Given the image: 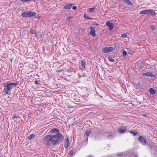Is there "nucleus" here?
I'll return each mask as SVG.
<instances>
[{
  "label": "nucleus",
  "mask_w": 157,
  "mask_h": 157,
  "mask_svg": "<svg viewBox=\"0 0 157 157\" xmlns=\"http://www.w3.org/2000/svg\"><path fill=\"white\" fill-rule=\"evenodd\" d=\"M73 5V4L66 5L65 6L64 8L66 10L69 9L71 8V6Z\"/></svg>",
  "instance_id": "15"
},
{
  "label": "nucleus",
  "mask_w": 157,
  "mask_h": 157,
  "mask_svg": "<svg viewBox=\"0 0 157 157\" xmlns=\"http://www.w3.org/2000/svg\"><path fill=\"white\" fill-rule=\"evenodd\" d=\"M96 26H98V24H96Z\"/></svg>",
  "instance_id": "38"
},
{
  "label": "nucleus",
  "mask_w": 157,
  "mask_h": 157,
  "mask_svg": "<svg viewBox=\"0 0 157 157\" xmlns=\"http://www.w3.org/2000/svg\"><path fill=\"white\" fill-rule=\"evenodd\" d=\"M74 16H70L68 17H67L66 18V19L68 20L69 21H70V20L71 19L73 18Z\"/></svg>",
  "instance_id": "26"
},
{
  "label": "nucleus",
  "mask_w": 157,
  "mask_h": 157,
  "mask_svg": "<svg viewBox=\"0 0 157 157\" xmlns=\"http://www.w3.org/2000/svg\"><path fill=\"white\" fill-rule=\"evenodd\" d=\"M77 7L76 6H74L72 7V9L73 10H75L77 9Z\"/></svg>",
  "instance_id": "34"
},
{
  "label": "nucleus",
  "mask_w": 157,
  "mask_h": 157,
  "mask_svg": "<svg viewBox=\"0 0 157 157\" xmlns=\"http://www.w3.org/2000/svg\"><path fill=\"white\" fill-rule=\"evenodd\" d=\"M30 32L32 34H34L35 33V30L32 29H31Z\"/></svg>",
  "instance_id": "30"
},
{
  "label": "nucleus",
  "mask_w": 157,
  "mask_h": 157,
  "mask_svg": "<svg viewBox=\"0 0 157 157\" xmlns=\"http://www.w3.org/2000/svg\"><path fill=\"white\" fill-rule=\"evenodd\" d=\"M28 17H30L35 16L36 14V13L34 11H29L28 12Z\"/></svg>",
  "instance_id": "8"
},
{
  "label": "nucleus",
  "mask_w": 157,
  "mask_h": 157,
  "mask_svg": "<svg viewBox=\"0 0 157 157\" xmlns=\"http://www.w3.org/2000/svg\"><path fill=\"white\" fill-rule=\"evenodd\" d=\"M90 28L91 29L90 33V34L92 35L93 37H94L96 36L95 28L94 26H90Z\"/></svg>",
  "instance_id": "6"
},
{
  "label": "nucleus",
  "mask_w": 157,
  "mask_h": 157,
  "mask_svg": "<svg viewBox=\"0 0 157 157\" xmlns=\"http://www.w3.org/2000/svg\"><path fill=\"white\" fill-rule=\"evenodd\" d=\"M144 76L149 77L150 76L151 78L153 77L155 78H156V76L153 75L151 72H147L146 73H143L142 74Z\"/></svg>",
  "instance_id": "5"
},
{
  "label": "nucleus",
  "mask_w": 157,
  "mask_h": 157,
  "mask_svg": "<svg viewBox=\"0 0 157 157\" xmlns=\"http://www.w3.org/2000/svg\"><path fill=\"white\" fill-rule=\"evenodd\" d=\"M75 152L74 151V150L73 149H71L70 151L69 155H75Z\"/></svg>",
  "instance_id": "20"
},
{
  "label": "nucleus",
  "mask_w": 157,
  "mask_h": 157,
  "mask_svg": "<svg viewBox=\"0 0 157 157\" xmlns=\"http://www.w3.org/2000/svg\"><path fill=\"white\" fill-rule=\"evenodd\" d=\"M126 130V128L125 126H120L118 129V131L120 133H124Z\"/></svg>",
  "instance_id": "9"
},
{
  "label": "nucleus",
  "mask_w": 157,
  "mask_h": 157,
  "mask_svg": "<svg viewBox=\"0 0 157 157\" xmlns=\"http://www.w3.org/2000/svg\"><path fill=\"white\" fill-rule=\"evenodd\" d=\"M15 118H18V117L17 116H14L13 117V120H14Z\"/></svg>",
  "instance_id": "33"
},
{
  "label": "nucleus",
  "mask_w": 157,
  "mask_h": 157,
  "mask_svg": "<svg viewBox=\"0 0 157 157\" xmlns=\"http://www.w3.org/2000/svg\"><path fill=\"white\" fill-rule=\"evenodd\" d=\"M64 70H63L62 69L58 71V72H60L62 71H63Z\"/></svg>",
  "instance_id": "36"
},
{
  "label": "nucleus",
  "mask_w": 157,
  "mask_h": 157,
  "mask_svg": "<svg viewBox=\"0 0 157 157\" xmlns=\"http://www.w3.org/2000/svg\"><path fill=\"white\" fill-rule=\"evenodd\" d=\"M78 75L79 76V78H81L82 77H84L86 76L85 74L84 73H82V75H80L79 74H78Z\"/></svg>",
  "instance_id": "29"
},
{
  "label": "nucleus",
  "mask_w": 157,
  "mask_h": 157,
  "mask_svg": "<svg viewBox=\"0 0 157 157\" xmlns=\"http://www.w3.org/2000/svg\"><path fill=\"white\" fill-rule=\"evenodd\" d=\"M122 1L126 2L128 5L129 6H132L133 4L132 3L130 0H122Z\"/></svg>",
  "instance_id": "14"
},
{
  "label": "nucleus",
  "mask_w": 157,
  "mask_h": 157,
  "mask_svg": "<svg viewBox=\"0 0 157 157\" xmlns=\"http://www.w3.org/2000/svg\"><path fill=\"white\" fill-rule=\"evenodd\" d=\"M95 7L94 8H90L88 9L89 10V11L90 13H92L94 12V10L95 9Z\"/></svg>",
  "instance_id": "25"
},
{
  "label": "nucleus",
  "mask_w": 157,
  "mask_h": 157,
  "mask_svg": "<svg viewBox=\"0 0 157 157\" xmlns=\"http://www.w3.org/2000/svg\"><path fill=\"white\" fill-rule=\"evenodd\" d=\"M34 83L38 85H40V83L37 80H35L34 81Z\"/></svg>",
  "instance_id": "32"
},
{
  "label": "nucleus",
  "mask_w": 157,
  "mask_h": 157,
  "mask_svg": "<svg viewBox=\"0 0 157 157\" xmlns=\"http://www.w3.org/2000/svg\"><path fill=\"white\" fill-rule=\"evenodd\" d=\"M12 59H11V61H12Z\"/></svg>",
  "instance_id": "39"
},
{
  "label": "nucleus",
  "mask_w": 157,
  "mask_h": 157,
  "mask_svg": "<svg viewBox=\"0 0 157 157\" xmlns=\"http://www.w3.org/2000/svg\"><path fill=\"white\" fill-rule=\"evenodd\" d=\"M106 25L109 27V29L110 31H111L114 27L113 24L112 23H110L109 21L106 23Z\"/></svg>",
  "instance_id": "10"
},
{
  "label": "nucleus",
  "mask_w": 157,
  "mask_h": 157,
  "mask_svg": "<svg viewBox=\"0 0 157 157\" xmlns=\"http://www.w3.org/2000/svg\"><path fill=\"white\" fill-rule=\"evenodd\" d=\"M127 36V35L126 33H123L121 35V36L122 37L125 38Z\"/></svg>",
  "instance_id": "28"
},
{
  "label": "nucleus",
  "mask_w": 157,
  "mask_h": 157,
  "mask_svg": "<svg viewBox=\"0 0 157 157\" xmlns=\"http://www.w3.org/2000/svg\"><path fill=\"white\" fill-rule=\"evenodd\" d=\"M7 83L8 84V85H9V86H10V87L11 86H16L17 85L18 83V82H11L10 81H8L7 82Z\"/></svg>",
  "instance_id": "12"
},
{
  "label": "nucleus",
  "mask_w": 157,
  "mask_h": 157,
  "mask_svg": "<svg viewBox=\"0 0 157 157\" xmlns=\"http://www.w3.org/2000/svg\"><path fill=\"white\" fill-rule=\"evenodd\" d=\"M50 132L55 135H48L44 136V142L47 147H54L59 144V141L63 139V136L59 130L57 128H54L51 129Z\"/></svg>",
  "instance_id": "1"
},
{
  "label": "nucleus",
  "mask_w": 157,
  "mask_h": 157,
  "mask_svg": "<svg viewBox=\"0 0 157 157\" xmlns=\"http://www.w3.org/2000/svg\"><path fill=\"white\" fill-rule=\"evenodd\" d=\"M86 64V62L84 60H82L81 61V65L82 67L85 68V66Z\"/></svg>",
  "instance_id": "18"
},
{
  "label": "nucleus",
  "mask_w": 157,
  "mask_h": 157,
  "mask_svg": "<svg viewBox=\"0 0 157 157\" xmlns=\"http://www.w3.org/2000/svg\"><path fill=\"white\" fill-rule=\"evenodd\" d=\"M35 136L34 134H31L29 135L28 136V138L29 140H31V139H32L33 138H34V137H35Z\"/></svg>",
  "instance_id": "19"
},
{
  "label": "nucleus",
  "mask_w": 157,
  "mask_h": 157,
  "mask_svg": "<svg viewBox=\"0 0 157 157\" xmlns=\"http://www.w3.org/2000/svg\"><path fill=\"white\" fill-rule=\"evenodd\" d=\"M115 48H113V47H105L102 49V52L104 53H108L113 51Z\"/></svg>",
  "instance_id": "4"
},
{
  "label": "nucleus",
  "mask_w": 157,
  "mask_h": 157,
  "mask_svg": "<svg viewBox=\"0 0 157 157\" xmlns=\"http://www.w3.org/2000/svg\"><path fill=\"white\" fill-rule=\"evenodd\" d=\"M64 147L65 148H67L70 145V142L69 139L67 138L64 140Z\"/></svg>",
  "instance_id": "11"
},
{
  "label": "nucleus",
  "mask_w": 157,
  "mask_h": 157,
  "mask_svg": "<svg viewBox=\"0 0 157 157\" xmlns=\"http://www.w3.org/2000/svg\"><path fill=\"white\" fill-rule=\"evenodd\" d=\"M74 69L73 68H72V67H70L69 69H68L67 71L68 72H69V73H70V75H69V76H71L72 75V73H71V72L74 71V73H75L76 71H74Z\"/></svg>",
  "instance_id": "13"
},
{
  "label": "nucleus",
  "mask_w": 157,
  "mask_h": 157,
  "mask_svg": "<svg viewBox=\"0 0 157 157\" xmlns=\"http://www.w3.org/2000/svg\"><path fill=\"white\" fill-rule=\"evenodd\" d=\"M150 28L152 30H154L155 29V27L153 25H150Z\"/></svg>",
  "instance_id": "31"
},
{
  "label": "nucleus",
  "mask_w": 157,
  "mask_h": 157,
  "mask_svg": "<svg viewBox=\"0 0 157 157\" xmlns=\"http://www.w3.org/2000/svg\"><path fill=\"white\" fill-rule=\"evenodd\" d=\"M4 86H5V88L4 89V92H5L6 94H10L9 93L11 92L12 87H13V86L12 87H10L7 83H5L4 84Z\"/></svg>",
  "instance_id": "3"
},
{
  "label": "nucleus",
  "mask_w": 157,
  "mask_h": 157,
  "mask_svg": "<svg viewBox=\"0 0 157 157\" xmlns=\"http://www.w3.org/2000/svg\"><path fill=\"white\" fill-rule=\"evenodd\" d=\"M140 14H146L148 16L154 17L156 15V12L152 9L145 10L140 11Z\"/></svg>",
  "instance_id": "2"
},
{
  "label": "nucleus",
  "mask_w": 157,
  "mask_h": 157,
  "mask_svg": "<svg viewBox=\"0 0 157 157\" xmlns=\"http://www.w3.org/2000/svg\"><path fill=\"white\" fill-rule=\"evenodd\" d=\"M138 140L144 145L146 144V140L142 136H140L139 137Z\"/></svg>",
  "instance_id": "7"
},
{
  "label": "nucleus",
  "mask_w": 157,
  "mask_h": 157,
  "mask_svg": "<svg viewBox=\"0 0 157 157\" xmlns=\"http://www.w3.org/2000/svg\"><path fill=\"white\" fill-rule=\"evenodd\" d=\"M91 131L90 130H88L86 131V133L84 134V136H85L86 135L87 137V138H88V137Z\"/></svg>",
  "instance_id": "22"
},
{
  "label": "nucleus",
  "mask_w": 157,
  "mask_h": 157,
  "mask_svg": "<svg viewBox=\"0 0 157 157\" xmlns=\"http://www.w3.org/2000/svg\"><path fill=\"white\" fill-rule=\"evenodd\" d=\"M28 12H23L21 15V16L24 17H28Z\"/></svg>",
  "instance_id": "17"
},
{
  "label": "nucleus",
  "mask_w": 157,
  "mask_h": 157,
  "mask_svg": "<svg viewBox=\"0 0 157 157\" xmlns=\"http://www.w3.org/2000/svg\"><path fill=\"white\" fill-rule=\"evenodd\" d=\"M130 132L134 136H135L137 134V132L136 130L131 131Z\"/></svg>",
  "instance_id": "21"
},
{
  "label": "nucleus",
  "mask_w": 157,
  "mask_h": 157,
  "mask_svg": "<svg viewBox=\"0 0 157 157\" xmlns=\"http://www.w3.org/2000/svg\"><path fill=\"white\" fill-rule=\"evenodd\" d=\"M112 136V135H108V136H107V137H110V136Z\"/></svg>",
  "instance_id": "37"
},
{
  "label": "nucleus",
  "mask_w": 157,
  "mask_h": 157,
  "mask_svg": "<svg viewBox=\"0 0 157 157\" xmlns=\"http://www.w3.org/2000/svg\"><path fill=\"white\" fill-rule=\"evenodd\" d=\"M108 60L110 62H113L115 61V60L114 59L112 58L110 56H108Z\"/></svg>",
  "instance_id": "24"
},
{
  "label": "nucleus",
  "mask_w": 157,
  "mask_h": 157,
  "mask_svg": "<svg viewBox=\"0 0 157 157\" xmlns=\"http://www.w3.org/2000/svg\"><path fill=\"white\" fill-rule=\"evenodd\" d=\"M84 18L86 19L92 20V19L90 17H89L88 15H86V14H84Z\"/></svg>",
  "instance_id": "23"
},
{
  "label": "nucleus",
  "mask_w": 157,
  "mask_h": 157,
  "mask_svg": "<svg viewBox=\"0 0 157 157\" xmlns=\"http://www.w3.org/2000/svg\"><path fill=\"white\" fill-rule=\"evenodd\" d=\"M127 54V52L125 50H123L122 52V55L124 56H125Z\"/></svg>",
  "instance_id": "27"
},
{
  "label": "nucleus",
  "mask_w": 157,
  "mask_h": 157,
  "mask_svg": "<svg viewBox=\"0 0 157 157\" xmlns=\"http://www.w3.org/2000/svg\"><path fill=\"white\" fill-rule=\"evenodd\" d=\"M149 91L150 94L151 95L154 94L156 92V90H155L153 88H150L149 89Z\"/></svg>",
  "instance_id": "16"
},
{
  "label": "nucleus",
  "mask_w": 157,
  "mask_h": 157,
  "mask_svg": "<svg viewBox=\"0 0 157 157\" xmlns=\"http://www.w3.org/2000/svg\"><path fill=\"white\" fill-rule=\"evenodd\" d=\"M137 66L138 67H142L141 66V65L140 64L138 63L137 64Z\"/></svg>",
  "instance_id": "35"
}]
</instances>
